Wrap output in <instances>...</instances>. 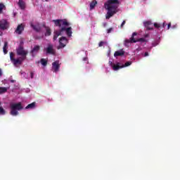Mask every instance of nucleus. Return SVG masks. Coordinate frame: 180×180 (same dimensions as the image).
Wrapping results in <instances>:
<instances>
[{
	"mask_svg": "<svg viewBox=\"0 0 180 180\" xmlns=\"http://www.w3.org/2000/svg\"><path fill=\"white\" fill-rule=\"evenodd\" d=\"M11 109V115L12 116H18L19 115L18 110H23V106L22 105V103H13L10 104Z\"/></svg>",
	"mask_w": 180,
	"mask_h": 180,
	"instance_id": "f257e3e1",
	"label": "nucleus"
},
{
	"mask_svg": "<svg viewBox=\"0 0 180 180\" xmlns=\"http://www.w3.org/2000/svg\"><path fill=\"white\" fill-rule=\"evenodd\" d=\"M134 36H137V32H133L131 38L129 39H125L124 41V46H126V47H129V43H137V41H141V43H144V41H146V39L144 38H140L138 39H136L134 38Z\"/></svg>",
	"mask_w": 180,
	"mask_h": 180,
	"instance_id": "f03ea898",
	"label": "nucleus"
},
{
	"mask_svg": "<svg viewBox=\"0 0 180 180\" xmlns=\"http://www.w3.org/2000/svg\"><path fill=\"white\" fill-rule=\"evenodd\" d=\"M10 60L13 65H22L23 61H25V58L19 57L18 58H15V54L13 52L10 53Z\"/></svg>",
	"mask_w": 180,
	"mask_h": 180,
	"instance_id": "7ed1b4c3",
	"label": "nucleus"
},
{
	"mask_svg": "<svg viewBox=\"0 0 180 180\" xmlns=\"http://www.w3.org/2000/svg\"><path fill=\"white\" fill-rule=\"evenodd\" d=\"M104 6L108 11L105 18L110 19V18H112V16L116 13V7L115 6H110L109 4Z\"/></svg>",
	"mask_w": 180,
	"mask_h": 180,
	"instance_id": "20e7f679",
	"label": "nucleus"
},
{
	"mask_svg": "<svg viewBox=\"0 0 180 180\" xmlns=\"http://www.w3.org/2000/svg\"><path fill=\"white\" fill-rule=\"evenodd\" d=\"M44 51H45L46 56H56V49H54V45H53V44H48L47 46L44 49Z\"/></svg>",
	"mask_w": 180,
	"mask_h": 180,
	"instance_id": "39448f33",
	"label": "nucleus"
},
{
	"mask_svg": "<svg viewBox=\"0 0 180 180\" xmlns=\"http://www.w3.org/2000/svg\"><path fill=\"white\" fill-rule=\"evenodd\" d=\"M16 51L18 56H21V58L26 59V56H27L28 52L27 51L25 50L23 46L20 45L18 48L16 49Z\"/></svg>",
	"mask_w": 180,
	"mask_h": 180,
	"instance_id": "423d86ee",
	"label": "nucleus"
},
{
	"mask_svg": "<svg viewBox=\"0 0 180 180\" xmlns=\"http://www.w3.org/2000/svg\"><path fill=\"white\" fill-rule=\"evenodd\" d=\"M55 25L58 26V27H61L62 26H70V23L67 21V20H53Z\"/></svg>",
	"mask_w": 180,
	"mask_h": 180,
	"instance_id": "0eeeda50",
	"label": "nucleus"
},
{
	"mask_svg": "<svg viewBox=\"0 0 180 180\" xmlns=\"http://www.w3.org/2000/svg\"><path fill=\"white\" fill-rule=\"evenodd\" d=\"M67 43H68V40L65 37H60L59 39V46H57V49L60 50L64 49V47L67 46Z\"/></svg>",
	"mask_w": 180,
	"mask_h": 180,
	"instance_id": "6e6552de",
	"label": "nucleus"
},
{
	"mask_svg": "<svg viewBox=\"0 0 180 180\" xmlns=\"http://www.w3.org/2000/svg\"><path fill=\"white\" fill-rule=\"evenodd\" d=\"M9 27V23L6 19L0 20V30H6Z\"/></svg>",
	"mask_w": 180,
	"mask_h": 180,
	"instance_id": "1a4fd4ad",
	"label": "nucleus"
},
{
	"mask_svg": "<svg viewBox=\"0 0 180 180\" xmlns=\"http://www.w3.org/2000/svg\"><path fill=\"white\" fill-rule=\"evenodd\" d=\"M62 33L63 32H65L67 36H68V37H71L72 36V28L71 27H69L68 28H65V27H63L60 29Z\"/></svg>",
	"mask_w": 180,
	"mask_h": 180,
	"instance_id": "9d476101",
	"label": "nucleus"
},
{
	"mask_svg": "<svg viewBox=\"0 0 180 180\" xmlns=\"http://www.w3.org/2000/svg\"><path fill=\"white\" fill-rule=\"evenodd\" d=\"M25 30V25L23 24L18 25L16 30H15V33L17 34H22V32Z\"/></svg>",
	"mask_w": 180,
	"mask_h": 180,
	"instance_id": "9b49d317",
	"label": "nucleus"
},
{
	"mask_svg": "<svg viewBox=\"0 0 180 180\" xmlns=\"http://www.w3.org/2000/svg\"><path fill=\"white\" fill-rule=\"evenodd\" d=\"M52 68L54 70V72H57L60 70V62L56 60L52 63Z\"/></svg>",
	"mask_w": 180,
	"mask_h": 180,
	"instance_id": "f8f14e48",
	"label": "nucleus"
},
{
	"mask_svg": "<svg viewBox=\"0 0 180 180\" xmlns=\"http://www.w3.org/2000/svg\"><path fill=\"white\" fill-rule=\"evenodd\" d=\"M123 65L120 63H117V64H114L112 65V70L113 71H117L118 70H120V68H123Z\"/></svg>",
	"mask_w": 180,
	"mask_h": 180,
	"instance_id": "ddd939ff",
	"label": "nucleus"
},
{
	"mask_svg": "<svg viewBox=\"0 0 180 180\" xmlns=\"http://www.w3.org/2000/svg\"><path fill=\"white\" fill-rule=\"evenodd\" d=\"M18 5L19 8H21L22 10L26 9V2H25V1L19 0Z\"/></svg>",
	"mask_w": 180,
	"mask_h": 180,
	"instance_id": "4468645a",
	"label": "nucleus"
},
{
	"mask_svg": "<svg viewBox=\"0 0 180 180\" xmlns=\"http://www.w3.org/2000/svg\"><path fill=\"white\" fill-rule=\"evenodd\" d=\"M61 34H63V32H62L61 30H59L58 31H54V32H53V41H56V40H57L58 36H61Z\"/></svg>",
	"mask_w": 180,
	"mask_h": 180,
	"instance_id": "2eb2a0df",
	"label": "nucleus"
},
{
	"mask_svg": "<svg viewBox=\"0 0 180 180\" xmlns=\"http://www.w3.org/2000/svg\"><path fill=\"white\" fill-rule=\"evenodd\" d=\"M115 4H119V0H108L107 3L104 4V6H108L109 5H115Z\"/></svg>",
	"mask_w": 180,
	"mask_h": 180,
	"instance_id": "dca6fc26",
	"label": "nucleus"
},
{
	"mask_svg": "<svg viewBox=\"0 0 180 180\" xmlns=\"http://www.w3.org/2000/svg\"><path fill=\"white\" fill-rule=\"evenodd\" d=\"M122 56H124V51L123 50L117 51L114 53L115 57H122Z\"/></svg>",
	"mask_w": 180,
	"mask_h": 180,
	"instance_id": "f3484780",
	"label": "nucleus"
},
{
	"mask_svg": "<svg viewBox=\"0 0 180 180\" xmlns=\"http://www.w3.org/2000/svg\"><path fill=\"white\" fill-rule=\"evenodd\" d=\"M39 51H40V46L36 45L31 50L30 53H31V54H33V53H39Z\"/></svg>",
	"mask_w": 180,
	"mask_h": 180,
	"instance_id": "a211bd4d",
	"label": "nucleus"
},
{
	"mask_svg": "<svg viewBox=\"0 0 180 180\" xmlns=\"http://www.w3.org/2000/svg\"><path fill=\"white\" fill-rule=\"evenodd\" d=\"M150 25H153V23H151V21H146L144 22V26L148 30H153V27H150Z\"/></svg>",
	"mask_w": 180,
	"mask_h": 180,
	"instance_id": "6ab92c4d",
	"label": "nucleus"
},
{
	"mask_svg": "<svg viewBox=\"0 0 180 180\" xmlns=\"http://www.w3.org/2000/svg\"><path fill=\"white\" fill-rule=\"evenodd\" d=\"M43 26L45 27L46 30L45 36H51V30L50 29V27H46V25H44Z\"/></svg>",
	"mask_w": 180,
	"mask_h": 180,
	"instance_id": "aec40b11",
	"label": "nucleus"
},
{
	"mask_svg": "<svg viewBox=\"0 0 180 180\" xmlns=\"http://www.w3.org/2000/svg\"><path fill=\"white\" fill-rule=\"evenodd\" d=\"M34 108H36V102L28 104L27 106L25 107V109H34Z\"/></svg>",
	"mask_w": 180,
	"mask_h": 180,
	"instance_id": "412c9836",
	"label": "nucleus"
},
{
	"mask_svg": "<svg viewBox=\"0 0 180 180\" xmlns=\"http://www.w3.org/2000/svg\"><path fill=\"white\" fill-rule=\"evenodd\" d=\"M97 4H98V1H96V0H93L90 3V9L91 10L94 9V8H95V6H96Z\"/></svg>",
	"mask_w": 180,
	"mask_h": 180,
	"instance_id": "4be33fe9",
	"label": "nucleus"
},
{
	"mask_svg": "<svg viewBox=\"0 0 180 180\" xmlns=\"http://www.w3.org/2000/svg\"><path fill=\"white\" fill-rule=\"evenodd\" d=\"M8 42H5L4 47H3V51L4 54H8Z\"/></svg>",
	"mask_w": 180,
	"mask_h": 180,
	"instance_id": "5701e85b",
	"label": "nucleus"
},
{
	"mask_svg": "<svg viewBox=\"0 0 180 180\" xmlns=\"http://www.w3.org/2000/svg\"><path fill=\"white\" fill-rule=\"evenodd\" d=\"M32 27L36 32H40V30H41V28H40V26H39V25H32Z\"/></svg>",
	"mask_w": 180,
	"mask_h": 180,
	"instance_id": "b1692460",
	"label": "nucleus"
},
{
	"mask_svg": "<svg viewBox=\"0 0 180 180\" xmlns=\"http://www.w3.org/2000/svg\"><path fill=\"white\" fill-rule=\"evenodd\" d=\"M40 63L41 65H44V67H46V65H47V60L44 58H41Z\"/></svg>",
	"mask_w": 180,
	"mask_h": 180,
	"instance_id": "393cba45",
	"label": "nucleus"
},
{
	"mask_svg": "<svg viewBox=\"0 0 180 180\" xmlns=\"http://www.w3.org/2000/svg\"><path fill=\"white\" fill-rule=\"evenodd\" d=\"M1 103L0 102V115H5L6 113V111H5V109L1 106Z\"/></svg>",
	"mask_w": 180,
	"mask_h": 180,
	"instance_id": "a878e982",
	"label": "nucleus"
},
{
	"mask_svg": "<svg viewBox=\"0 0 180 180\" xmlns=\"http://www.w3.org/2000/svg\"><path fill=\"white\" fill-rule=\"evenodd\" d=\"M8 91L6 87H0V94H5Z\"/></svg>",
	"mask_w": 180,
	"mask_h": 180,
	"instance_id": "bb28decb",
	"label": "nucleus"
},
{
	"mask_svg": "<svg viewBox=\"0 0 180 180\" xmlns=\"http://www.w3.org/2000/svg\"><path fill=\"white\" fill-rule=\"evenodd\" d=\"M129 65H131V61H128V62L125 63L124 65H122V67H123V68H124V67H129Z\"/></svg>",
	"mask_w": 180,
	"mask_h": 180,
	"instance_id": "cd10ccee",
	"label": "nucleus"
},
{
	"mask_svg": "<svg viewBox=\"0 0 180 180\" xmlns=\"http://www.w3.org/2000/svg\"><path fill=\"white\" fill-rule=\"evenodd\" d=\"M4 8H5V5L2 3L0 4V13H2V11H4Z\"/></svg>",
	"mask_w": 180,
	"mask_h": 180,
	"instance_id": "c85d7f7f",
	"label": "nucleus"
},
{
	"mask_svg": "<svg viewBox=\"0 0 180 180\" xmlns=\"http://www.w3.org/2000/svg\"><path fill=\"white\" fill-rule=\"evenodd\" d=\"M154 27L156 28V29H160V27H161V25H160V24L157 23V22H155L154 23Z\"/></svg>",
	"mask_w": 180,
	"mask_h": 180,
	"instance_id": "c756f323",
	"label": "nucleus"
},
{
	"mask_svg": "<svg viewBox=\"0 0 180 180\" xmlns=\"http://www.w3.org/2000/svg\"><path fill=\"white\" fill-rule=\"evenodd\" d=\"M103 44H106V42L105 41H100L98 44V47H102L103 46Z\"/></svg>",
	"mask_w": 180,
	"mask_h": 180,
	"instance_id": "7c9ffc66",
	"label": "nucleus"
},
{
	"mask_svg": "<svg viewBox=\"0 0 180 180\" xmlns=\"http://www.w3.org/2000/svg\"><path fill=\"white\" fill-rule=\"evenodd\" d=\"M108 64L110 65V67H113V65H115V63H113V62H112V60H109Z\"/></svg>",
	"mask_w": 180,
	"mask_h": 180,
	"instance_id": "2f4dec72",
	"label": "nucleus"
},
{
	"mask_svg": "<svg viewBox=\"0 0 180 180\" xmlns=\"http://www.w3.org/2000/svg\"><path fill=\"white\" fill-rule=\"evenodd\" d=\"M124 25H126V20H123V22H122L120 27H123L124 26Z\"/></svg>",
	"mask_w": 180,
	"mask_h": 180,
	"instance_id": "473e14b6",
	"label": "nucleus"
},
{
	"mask_svg": "<svg viewBox=\"0 0 180 180\" xmlns=\"http://www.w3.org/2000/svg\"><path fill=\"white\" fill-rule=\"evenodd\" d=\"M112 30H113L112 27L109 28L108 30H107V33H111Z\"/></svg>",
	"mask_w": 180,
	"mask_h": 180,
	"instance_id": "72a5a7b5",
	"label": "nucleus"
},
{
	"mask_svg": "<svg viewBox=\"0 0 180 180\" xmlns=\"http://www.w3.org/2000/svg\"><path fill=\"white\" fill-rule=\"evenodd\" d=\"M30 77H31L32 79H33L34 77V72H30Z\"/></svg>",
	"mask_w": 180,
	"mask_h": 180,
	"instance_id": "f704fd0d",
	"label": "nucleus"
},
{
	"mask_svg": "<svg viewBox=\"0 0 180 180\" xmlns=\"http://www.w3.org/2000/svg\"><path fill=\"white\" fill-rule=\"evenodd\" d=\"M147 56H148V52H145L144 57H147Z\"/></svg>",
	"mask_w": 180,
	"mask_h": 180,
	"instance_id": "c9c22d12",
	"label": "nucleus"
},
{
	"mask_svg": "<svg viewBox=\"0 0 180 180\" xmlns=\"http://www.w3.org/2000/svg\"><path fill=\"white\" fill-rule=\"evenodd\" d=\"M169 27H171V22H169L167 25V30H169Z\"/></svg>",
	"mask_w": 180,
	"mask_h": 180,
	"instance_id": "e433bc0d",
	"label": "nucleus"
},
{
	"mask_svg": "<svg viewBox=\"0 0 180 180\" xmlns=\"http://www.w3.org/2000/svg\"><path fill=\"white\" fill-rule=\"evenodd\" d=\"M0 77H2V70L0 69Z\"/></svg>",
	"mask_w": 180,
	"mask_h": 180,
	"instance_id": "4c0bfd02",
	"label": "nucleus"
},
{
	"mask_svg": "<svg viewBox=\"0 0 180 180\" xmlns=\"http://www.w3.org/2000/svg\"><path fill=\"white\" fill-rule=\"evenodd\" d=\"M162 27H165V22H163Z\"/></svg>",
	"mask_w": 180,
	"mask_h": 180,
	"instance_id": "58836bf2",
	"label": "nucleus"
},
{
	"mask_svg": "<svg viewBox=\"0 0 180 180\" xmlns=\"http://www.w3.org/2000/svg\"><path fill=\"white\" fill-rule=\"evenodd\" d=\"M84 61H86V58H83Z\"/></svg>",
	"mask_w": 180,
	"mask_h": 180,
	"instance_id": "ea45409f",
	"label": "nucleus"
},
{
	"mask_svg": "<svg viewBox=\"0 0 180 180\" xmlns=\"http://www.w3.org/2000/svg\"><path fill=\"white\" fill-rule=\"evenodd\" d=\"M46 2L49 1V0H45Z\"/></svg>",
	"mask_w": 180,
	"mask_h": 180,
	"instance_id": "a19ab883",
	"label": "nucleus"
}]
</instances>
